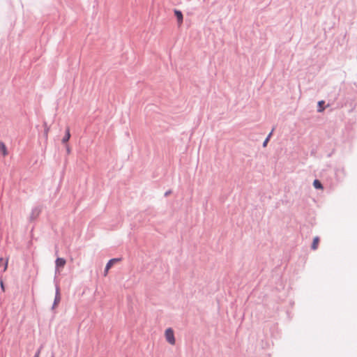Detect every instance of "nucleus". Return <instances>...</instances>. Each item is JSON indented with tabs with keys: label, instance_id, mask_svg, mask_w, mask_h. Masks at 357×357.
<instances>
[{
	"label": "nucleus",
	"instance_id": "obj_1",
	"mask_svg": "<svg viewBox=\"0 0 357 357\" xmlns=\"http://www.w3.org/2000/svg\"><path fill=\"white\" fill-rule=\"evenodd\" d=\"M165 337L167 341L172 345H174L176 340L174 338V331L169 328L165 331Z\"/></svg>",
	"mask_w": 357,
	"mask_h": 357
},
{
	"label": "nucleus",
	"instance_id": "obj_2",
	"mask_svg": "<svg viewBox=\"0 0 357 357\" xmlns=\"http://www.w3.org/2000/svg\"><path fill=\"white\" fill-rule=\"evenodd\" d=\"M66 261L63 258H57L55 261L56 268H59V267H63L66 264Z\"/></svg>",
	"mask_w": 357,
	"mask_h": 357
},
{
	"label": "nucleus",
	"instance_id": "obj_3",
	"mask_svg": "<svg viewBox=\"0 0 357 357\" xmlns=\"http://www.w3.org/2000/svg\"><path fill=\"white\" fill-rule=\"evenodd\" d=\"M174 14L177 18L178 24L180 26L183 22V14L180 10H174Z\"/></svg>",
	"mask_w": 357,
	"mask_h": 357
},
{
	"label": "nucleus",
	"instance_id": "obj_4",
	"mask_svg": "<svg viewBox=\"0 0 357 357\" xmlns=\"http://www.w3.org/2000/svg\"><path fill=\"white\" fill-rule=\"evenodd\" d=\"M8 259H3V258H0V267H3V271H6L8 267Z\"/></svg>",
	"mask_w": 357,
	"mask_h": 357
},
{
	"label": "nucleus",
	"instance_id": "obj_5",
	"mask_svg": "<svg viewBox=\"0 0 357 357\" xmlns=\"http://www.w3.org/2000/svg\"><path fill=\"white\" fill-rule=\"evenodd\" d=\"M70 138V129L69 128H67L66 135L62 139L63 143H66Z\"/></svg>",
	"mask_w": 357,
	"mask_h": 357
},
{
	"label": "nucleus",
	"instance_id": "obj_6",
	"mask_svg": "<svg viewBox=\"0 0 357 357\" xmlns=\"http://www.w3.org/2000/svg\"><path fill=\"white\" fill-rule=\"evenodd\" d=\"M319 243V238L318 236H316L313 239V242L312 244V248L313 250H317L318 248V245Z\"/></svg>",
	"mask_w": 357,
	"mask_h": 357
},
{
	"label": "nucleus",
	"instance_id": "obj_7",
	"mask_svg": "<svg viewBox=\"0 0 357 357\" xmlns=\"http://www.w3.org/2000/svg\"><path fill=\"white\" fill-rule=\"evenodd\" d=\"M313 185L317 189H323V186L319 180H314L313 182Z\"/></svg>",
	"mask_w": 357,
	"mask_h": 357
},
{
	"label": "nucleus",
	"instance_id": "obj_8",
	"mask_svg": "<svg viewBox=\"0 0 357 357\" xmlns=\"http://www.w3.org/2000/svg\"><path fill=\"white\" fill-rule=\"evenodd\" d=\"M0 149L1 150L3 155H6L8 154L7 149L3 142H0Z\"/></svg>",
	"mask_w": 357,
	"mask_h": 357
},
{
	"label": "nucleus",
	"instance_id": "obj_9",
	"mask_svg": "<svg viewBox=\"0 0 357 357\" xmlns=\"http://www.w3.org/2000/svg\"><path fill=\"white\" fill-rule=\"evenodd\" d=\"M112 266V261H109L105 267V275H107L108 271L111 268Z\"/></svg>",
	"mask_w": 357,
	"mask_h": 357
},
{
	"label": "nucleus",
	"instance_id": "obj_10",
	"mask_svg": "<svg viewBox=\"0 0 357 357\" xmlns=\"http://www.w3.org/2000/svg\"><path fill=\"white\" fill-rule=\"evenodd\" d=\"M273 130H274V128L272 129L271 132L269 133V135H268V137H266V139L264 142L263 146L264 147L266 146L268 142L269 141V139H270L271 136L272 135Z\"/></svg>",
	"mask_w": 357,
	"mask_h": 357
},
{
	"label": "nucleus",
	"instance_id": "obj_11",
	"mask_svg": "<svg viewBox=\"0 0 357 357\" xmlns=\"http://www.w3.org/2000/svg\"><path fill=\"white\" fill-rule=\"evenodd\" d=\"M59 301H60V294H59V289H56V298H55L54 303L57 304L58 303H59Z\"/></svg>",
	"mask_w": 357,
	"mask_h": 357
},
{
	"label": "nucleus",
	"instance_id": "obj_12",
	"mask_svg": "<svg viewBox=\"0 0 357 357\" xmlns=\"http://www.w3.org/2000/svg\"><path fill=\"white\" fill-rule=\"evenodd\" d=\"M324 101H319L318 105H319V109H318V112H321L324 110V108L322 107V105H324Z\"/></svg>",
	"mask_w": 357,
	"mask_h": 357
},
{
	"label": "nucleus",
	"instance_id": "obj_13",
	"mask_svg": "<svg viewBox=\"0 0 357 357\" xmlns=\"http://www.w3.org/2000/svg\"><path fill=\"white\" fill-rule=\"evenodd\" d=\"M109 261H112V265H114V264L118 261H119V259H110Z\"/></svg>",
	"mask_w": 357,
	"mask_h": 357
},
{
	"label": "nucleus",
	"instance_id": "obj_14",
	"mask_svg": "<svg viewBox=\"0 0 357 357\" xmlns=\"http://www.w3.org/2000/svg\"><path fill=\"white\" fill-rule=\"evenodd\" d=\"M1 289L3 290V291H4L5 289H4V285H3V283L2 281L1 282Z\"/></svg>",
	"mask_w": 357,
	"mask_h": 357
},
{
	"label": "nucleus",
	"instance_id": "obj_15",
	"mask_svg": "<svg viewBox=\"0 0 357 357\" xmlns=\"http://www.w3.org/2000/svg\"><path fill=\"white\" fill-rule=\"evenodd\" d=\"M169 194H170V192H165V196H167V195H169Z\"/></svg>",
	"mask_w": 357,
	"mask_h": 357
},
{
	"label": "nucleus",
	"instance_id": "obj_16",
	"mask_svg": "<svg viewBox=\"0 0 357 357\" xmlns=\"http://www.w3.org/2000/svg\"><path fill=\"white\" fill-rule=\"evenodd\" d=\"M35 357H39V352H38V353L36 354Z\"/></svg>",
	"mask_w": 357,
	"mask_h": 357
}]
</instances>
